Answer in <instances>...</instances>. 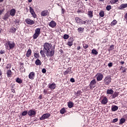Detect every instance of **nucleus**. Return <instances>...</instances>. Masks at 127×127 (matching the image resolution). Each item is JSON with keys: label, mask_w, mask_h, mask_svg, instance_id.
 <instances>
[{"label": "nucleus", "mask_w": 127, "mask_h": 127, "mask_svg": "<svg viewBox=\"0 0 127 127\" xmlns=\"http://www.w3.org/2000/svg\"><path fill=\"white\" fill-rule=\"evenodd\" d=\"M43 50H41L40 53L43 57H53L55 54V48L52 47L51 44L45 43L43 45ZM46 54V55H45Z\"/></svg>", "instance_id": "f257e3e1"}, {"label": "nucleus", "mask_w": 127, "mask_h": 127, "mask_svg": "<svg viewBox=\"0 0 127 127\" xmlns=\"http://www.w3.org/2000/svg\"><path fill=\"white\" fill-rule=\"evenodd\" d=\"M5 47L7 50H11V49H13L15 47V44L14 42L8 41L5 44Z\"/></svg>", "instance_id": "f03ea898"}, {"label": "nucleus", "mask_w": 127, "mask_h": 127, "mask_svg": "<svg viewBox=\"0 0 127 127\" xmlns=\"http://www.w3.org/2000/svg\"><path fill=\"white\" fill-rule=\"evenodd\" d=\"M41 29L40 28H36L35 30V33L33 35V39H37V37L40 35L41 33Z\"/></svg>", "instance_id": "7ed1b4c3"}, {"label": "nucleus", "mask_w": 127, "mask_h": 127, "mask_svg": "<svg viewBox=\"0 0 127 127\" xmlns=\"http://www.w3.org/2000/svg\"><path fill=\"white\" fill-rule=\"evenodd\" d=\"M103 81L104 85H110L112 82V77L110 76H106Z\"/></svg>", "instance_id": "20e7f679"}, {"label": "nucleus", "mask_w": 127, "mask_h": 127, "mask_svg": "<svg viewBox=\"0 0 127 127\" xmlns=\"http://www.w3.org/2000/svg\"><path fill=\"white\" fill-rule=\"evenodd\" d=\"M95 76L96 77L97 81H102L104 78V75L101 73H98Z\"/></svg>", "instance_id": "39448f33"}, {"label": "nucleus", "mask_w": 127, "mask_h": 127, "mask_svg": "<svg viewBox=\"0 0 127 127\" xmlns=\"http://www.w3.org/2000/svg\"><path fill=\"white\" fill-rule=\"evenodd\" d=\"M97 84L96 80L95 79H93L89 84L90 89H92L93 88H95L96 87L95 85Z\"/></svg>", "instance_id": "423d86ee"}, {"label": "nucleus", "mask_w": 127, "mask_h": 127, "mask_svg": "<svg viewBox=\"0 0 127 127\" xmlns=\"http://www.w3.org/2000/svg\"><path fill=\"white\" fill-rule=\"evenodd\" d=\"M28 115L29 116V117H34L36 115V111L33 110H30L28 111Z\"/></svg>", "instance_id": "0eeeda50"}, {"label": "nucleus", "mask_w": 127, "mask_h": 127, "mask_svg": "<svg viewBox=\"0 0 127 127\" xmlns=\"http://www.w3.org/2000/svg\"><path fill=\"white\" fill-rule=\"evenodd\" d=\"M50 116H51L50 114H48V113L45 114L41 118H40V120L41 121H43V120L48 119V118H49Z\"/></svg>", "instance_id": "6e6552de"}, {"label": "nucleus", "mask_w": 127, "mask_h": 127, "mask_svg": "<svg viewBox=\"0 0 127 127\" xmlns=\"http://www.w3.org/2000/svg\"><path fill=\"white\" fill-rule=\"evenodd\" d=\"M29 10L31 14L32 15V16L34 17V18H36V14L35 13V12L34 11V10L31 6L29 7Z\"/></svg>", "instance_id": "1a4fd4ad"}, {"label": "nucleus", "mask_w": 127, "mask_h": 127, "mask_svg": "<svg viewBox=\"0 0 127 127\" xmlns=\"http://www.w3.org/2000/svg\"><path fill=\"white\" fill-rule=\"evenodd\" d=\"M48 87L50 90H55V89H56V84L54 82L53 83H50L48 84Z\"/></svg>", "instance_id": "9d476101"}, {"label": "nucleus", "mask_w": 127, "mask_h": 127, "mask_svg": "<svg viewBox=\"0 0 127 127\" xmlns=\"http://www.w3.org/2000/svg\"><path fill=\"white\" fill-rule=\"evenodd\" d=\"M25 22L27 24H29L30 25H32V24H34V23H35L34 22V21H33V20L30 19V18L26 19H25Z\"/></svg>", "instance_id": "9b49d317"}, {"label": "nucleus", "mask_w": 127, "mask_h": 127, "mask_svg": "<svg viewBox=\"0 0 127 127\" xmlns=\"http://www.w3.org/2000/svg\"><path fill=\"white\" fill-rule=\"evenodd\" d=\"M41 16H47V15H49V11L48 10H45L41 12Z\"/></svg>", "instance_id": "f8f14e48"}, {"label": "nucleus", "mask_w": 127, "mask_h": 127, "mask_svg": "<svg viewBox=\"0 0 127 127\" xmlns=\"http://www.w3.org/2000/svg\"><path fill=\"white\" fill-rule=\"evenodd\" d=\"M57 23L55 22L54 20H52L49 23V25L50 26V27H52V28H54L55 27H56Z\"/></svg>", "instance_id": "ddd939ff"}, {"label": "nucleus", "mask_w": 127, "mask_h": 127, "mask_svg": "<svg viewBox=\"0 0 127 127\" xmlns=\"http://www.w3.org/2000/svg\"><path fill=\"white\" fill-rule=\"evenodd\" d=\"M72 67H68L67 69L64 72V75H67V74H72L73 71H71V70Z\"/></svg>", "instance_id": "4468645a"}, {"label": "nucleus", "mask_w": 127, "mask_h": 127, "mask_svg": "<svg viewBox=\"0 0 127 127\" xmlns=\"http://www.w3.org/2000/svg\"><path fill=\"white\" fill-rule=\"evenodd\" d=\"M15 13H16V10L14 8H12L10 10V15L11 16H14L15 15Z\"/></svg>", "instance_id": "2eb2a0df"}, {"label": "nucleus", "mask_w": 127, "mask_h": 127, "mask_svg": "<svg viewBox=\"0 0 127 127\" xmlns=\"http://www.w3.org/2000/svg\"><path fill=\"white\" fill-rule=\"evenodd\" d=\"M35 77V72H31L29 74V78L31 80H33L34 79V77Z\"/></svg>", "instance_id": "dca6fc26"}, {"label": "nucleus", "mask_w": 127, "mask_h": 127, "mask_svg": "<svg viewBox=\"0 0 127 127\" xmlns=\"http://www.w3.org/2000/svg\"><path fill=\"white\" fill-rule=\"evenodd\" d=\"M32 51L31 49H28L26 54V56L27 58H29L30 56H31Z\"/></svg>", "instance_id": "f3484780"}, {"label": "nucleus", "mask_w": 127, "mask_h": 127, "mask_svg": "<svg viewBox=\"0 0 127 127\" xmlns=\"http://www.w3.org/2000/svg\"><path fill=\"white\" fill-rule=\"evenodd\" d=\"M75 20L76 23H79V24H81L83 20H82L81 18H80L78 17H76L75 18Z\"/></svg>", "instance_id": "a211bd4d"}, {"label": "nucleus", "mask_w": 127, "mask_h": 127, "mask_svg": "<svg viewBox=\"0 0 127 127\" xmlns=\"http://www.w3.org/2000/svg\"><path fill=\"white\" fill-rule=\"evenodd\" d=\"M127 7V3L122 4L119 7V9L123 10Z\"/></svg>", "instance_id": "6ab92c4d"}, {"label": "nucleus", "mask_w": 127, "mask_h": 127, "mask_svg": "<svg viewBox=\"0 0 127 127\" xmlns=\"http://www.w3.org/2000/svg\"><path fill=\"white\" fill-rule=\"evenodd\" d=\"M112 112H116L119 110V107L116 105H113L111 108Z\"/></svg>", "instance_id": "aec40b11"}, {"label": "nucleus", "mask_w": 127, "mask_h": 127, "mask_svg": "<svg viewBox=\"0 0 127 127\" xmlns=\"http://www.w3.org/2000/svg\"><path fill=\"white\" fill-rule=\"evenodd\" d=\"M9 17V14H8V12H6L5 15L2 16V19H4V20H6V19H8V18Z\"/></svg>", "instance_id": "412c9836"}, {"label": "nucleus", "mask_w": 127, "mask_h": 127, "mask_svg": "<svg viewBox=\"0 0 127 127\" xmlns=\"http://www.w3.org/2000/svg\"><path fill=\"white\" fill-rule=\"evenodd\" d=\"M108 103V98L105 97L101 101V104L103 105H106Z\"/></svg>", "instance_id": "4be33fe9"}, {"label": "nucleus", "mask_w": 127, "mask_h": 127, "mask_svg": "<svg viewBox=\"0 0 127 127\" xmlns=\"http://www.w3.org/2000/svg\"><path fill=\"white\" fill-rule=\"evenodd\" d=\"M36 65H37V66H40V65H41L42 64V63L41 62V61H40V60L39 59H37L35 62Z\"/></svg>", "instance_id": "5701e85b"}, {"label": "nucleus", "mask_w": 127, "mask_h": 127, "mask_svg": "<svg viewBox=\"0 0 127 127\" xmlns=\"http://www.w3.org/2000/svg\"><path fill=\"white\" fill-rule=\"evenodd\" d=\"M6 74L8 78H9L11 77V75H12V71H11V70L9 69L7 71Z\"/></svg>", "instance_id": "b1692460"}, {"label": "nucleus", "mask_w": 127, "mask_h": 127, "mask_svg": "<svg viewBox=\"0 0 127 127\" xmlns=\"http://www.w3.org/2000/svg\"><path fill=\"white\" fill-rule=\"evenodd\" d=\"M20 71L22 73L25 72V68H24V67L23 66V64H21V65L20 67Z\"/></svg>", "instance_id": "393cba45"}, {"label": "nucleus", "mask_w": 127, "mask_h": 127, "mask_svg": "<svg viewBox=\"0 0 127 127\" xmlns=\"http://www.w3.org/2000/svg\"><path fill=\"white\" fill-rule=\"evenodd\" d=\"M107 94L108 95H113L114 94V90L113 89H107Z\"/></svg>", "instance_id": "a878e982"}, {"label": "nucleus", "mask_w": 127, "mask_h": 127, "mask_svg": "<svg viewBox=\"0 0 127 127\" xmlns=\"http://www.w3.org/2000/svg\"><path fill=\"white\" fill-rule=\"evenodd\" d=\"M10 31L11 33H15V31H16V28H15L14 27H12L10 29Z\"/></svg>", "instance_id": "bb28decb"}, {"label": "nucleus", "mask_w": 127, "mask_h": 127, "mask_svg": "<svg viewBox=\"0 0 127 127\" xmlns=\"http://www.w3.org/2000/svg\"><path fill=\"white\" fill-rule=\"evenodd\" d=\"M77 31L78 33H83L84 32V28L79 27L77 29Z\"/></svg>", "instance_id": "cd10ccee"}, {"label": "nucleus", "mask_w": 127, "mask_h": 127, "mask_svg": "<svg viewBox=\"0 0 127 127\" xmlns=\"http://www.w3.org/2000/svg\"><path fill=\"white\" fill-rule=\"evenodd\" d=\"M73 38L71 39V40L69 41L68 42H67V45H68V46H69L70 47H71V46H72V45H73Z\"/></svg>", "instance_id": "c85d7f7f"}, {"label": "nucleus", "mask_w": 127, "mask_h": 127, "mask_svg": "<svg viewBox=\"0 0 127 127\" xmlns=\"http://www.w3.org/2000/svg\"><path fill=\"white\" fill-rule=\"evenodd\" d=\"M87 14H88V16H89V17H91V18H92V17H93V11H88Z\"/></svg>", "instance_id": "c756f323"}, {"label": "nucleus", "mask_w": 127, "mask_h": 127, "mask_svg": "<svg viewBox=\"0 0 127 127\" xmlns=\"http://www.w3.org/2000/svg\"><path fill=\"white\" fill-rule=\"evenodd\" d=\"M74 106V103L73 102L70 101L68 103V107L69 108H73V106Z\"/></svg>", "instance_id": "7c9ffc66"}, {"label": "nucleus", "mask_w": 127, "mask_h": 127, "mask_svg": "<svg viewBox=\"0 0 127 127\" xmlns=\"http://www.w3.org/2000/svg\"><path fill=\"white\" fill-rule=\"evenodd\" d=\"M118 23V21L116 20V19H114L111 23L110 25L111 26H113L114 25H116Z\"/></svg>", "instance_id": "2f4dec72"}, {"label": "nucleus", "mask_w": 127, "mask_h": 127, "mask_svg": "<svg viewBox=\"0 0 127 127\" xmlns=\"http://www.w3.org/2000/svg\"><path fill=\"white\" fill-rule=\"evenodd\" d=\"M91 53L92 54H94V55H98L99 53L95 49H93L91 51Z\"/></svg>", "instance_id": "473e14b6"}, {"label": "nucleus", "mask_w": 127, "mask_h": 127, "mask_svg": "<svg viewBox=\"0 0 127 127\" xmlns=\"http://www.w3.org/2000/svg\"><path fill=\"white\" fill-rule=\"evenodd\" d=\"M124 123H126V119L122 118L120 121V125H123Z\"/></svg>", "instance_id": "72a5a7b5"}, {"label": "nucleus", "mask_w": 127, "mask_h": 127, "mask_svg": "<svg viewBox=\"0 0 127 127\" xmlns=\"http://www.w3.org/2000/svg\"><path fill=\"white\" fill-rule=\"evenodd\" d=\"M34 56L36 59H38L39 57H40V56L38 53H34Z\"/></svg>", "instance_id": "f704fd0d"}, {"label": "nucleus", "mask_w": 127, "mask_h": 127, "mask_svg": "<svg viewBox=\"0 0 127 127\" xmlns=\"http://www.w3.org/2000/svg\"><path fill=\"white\" fill-rule=\"evenodd\" d=\"M118 96H119V92H115L112 95V98L113 99H115Z\"/></svg>", "instance_id": "c9c22d12"}, {"label": "nucleus", "mask_w": 127, "mask_h": 127, "mask_svg": "<svg viewBox=\"0 0 127 127\" xmlns=\"http://www.w3.org/2000/svg\"><path fill=\"white\" fill-rule=\"evenodd\" d=\"M99 15L101 17H104L105 16V12L104 11H101L99 12Z\"/></svg>", "instance_id": "e433bc0d"}, {"label": "nucleus", "mask_w": 127, "mask_h": 127, "mask_svg": "<svg viewBox=\"0 0 127 127\" xmlns=\"http://www.w3.org/2000/svg\"><path fill=\"white\" fill-rule=\"evenodd\" d=\"M16 82L17 83H18V84H21V83H22V80L19 78H17Z\"/></svg>", "instance_id": "4c0bfd02"}, {"label": "nucleus", "mask_w": 127, "mask_h": 127, "mask_svg": "<svg viewBox=\"0 0 127 127\" xmlns=\"http://www.w3.org/2000/svg\"><path fill=\"white\" fill-rule=\"evenodd\" d=\"M119 1V0H111L110 1V3L112 4H115L116 2H118Z\"/></svg>", "instance_id": "58836bf2"}, {"label": "nucleus", "mask_w": 127, "mask_h": 127, "mask_svg": "<svg viewBox=\"0 0 127 127\" xmlns=\"http://www.w3.org/2000/svg\"><path fill=\"white\" fill-rule=\"evenodd\" d=\"M27 114H28V112H27V111H25L21 113V116H26Z\"/></svg>", "instance_id": "ea45409f"}, {"label": "nucleus", "mask_w": 127, "mask_h": 127, "mask_svg": "<svg viewBox=\"0 0 127 127\" xmlns=\"http://www.w3.org/2000/svg\"><path fill=\"white\" fill-rule=\"evenodd\" d=\"M89 23V21L86 20L85 21H83L82 20V22H81V24H88Z\"/></svg>", "instance_id": "a19ab883"}, {"label": "nucleus", "mask_w": 127, "mask_h": 127, "mask_svg": "<svg viewBox=\"0 0 127 127\" xmlns=\"http://www.w3.org/2000/svg\"><path fill=\"white\" fill-rule=\"evenodd\" d=\"M80 94H81V91H80V90H78V91H77V92L74 93V95H75L76 96H80Z\"/></svg>", "instance_id": "79ce46f5"}, {"label": "nucleus", "mask_w": 127, "mask_h": 127, "mask_svg": "<svg viewBox=\"0 0 127 127\" xmlns=\"http://www.w3.org/2000/svg\"><path fill=\"white\" fill-rule=\"evenodd\" d=\"M83 48H84V49H87V48H88V47H89V45H88L87 44H83Z\"/></svg>", "instance_id": "37998d69"}, {"label": "nucleus", "mask_w": 127, "mask_h": 127, "mask_svg": "<svg viewBox=\"0 0 127 127\" xmlns=\"http://www.w3.org/2000/svg\"><path fill=\"white\" fill-rule=\"evenodd\" d=\"M106 9L107 10L110 11L111 9H112V6L109 5L106 6Z\"/></svg>", "instance_id": "c03bdc74"}, {"label": "nucleus", "mask_w": 127, "mask_h": 127, "mask_svg": "<svg viewBox=\"0 0 127 127\" xmlns=\"http://www.w3.org/2000/svg\"><path fill=\"white\" fill-rule=\"evenodd\" d=\"M64 39H68L69 38V35L64 34L63 37Z\"/></svg>", "instance_id": "a18cd8bd"}, {"label": "nucleus", "mask_w": 127, "mask_h": 127, "mask_svg": "<svg viewBox=\"0 0 127 127\" xmlns=\"http://www.w3.org/2000/svg\"><path fill=\"white\" fill-rule=\"evenodd\" d=\"M60 113L61 114H65V109L63 108L60 110Z\"/></svg>", "instance_id": "49530a36"}, {"label": "nucleus", "mask_w": 127, "mask_h": 127, "mask_svg": "<svg viewBox=\"0 0 127 127\" xmlns=\"http://www.w3.org/2000/svg\"><path fill=\"white\" fill-rule=\"evenodd\" d=\"M6 68V69H9V68H11V64H7Z\"/></svg>", "instance_id": "de8ad7c7"}, {"label": "nucleus", "mask_w": 127, "mask_h": 127, "mask_svg": "<svg viewBox=\"0 0 127 127\" xmlns=\"http://www.w3.org/2000/svg\"><path fill=\"white\" fill-rule=\"evenodd\" d=\"M114 49H115V46L114 45H112L110 47V50L112 51L114 50Z\"/></svg>", "instance_id": "09e8293b"}, {"label": "nucleus", "mask_w": 127, "mask_h": 127, "mask_svg": "<svg viewBox=\"0 0 127 127\" xmlns=\"http://www.w3.org/2000/svg\"><path fill=\"white\" fill-rule=\"evenodd\" d=\"M108 67H113V63H109L108 64Z\"/></svg>", "instance_id": "8fccbe9b"}, {"label": "nucleus", "mask_w": 127, "mask_h": 127, "mask_svg": "<svg viewBox=\"0 0 127 127\" xmlns=\"http://www.w3.org/2000/svg\"><path fill=\"white\" fill-rule=\"evenodd\" d=\"M15 24H18L19 23V20L16 19L14 21Z\"/></svg>", "instance_id": "3c124183"}, {"label": "nucleus", "mask_w": 127, "mask_h": 127, "mask_svg": "<svg viewBox=\"0 0 127 127\" xmlns=\"http://www.w3.org/2000/svg\"><path fill=\"white\" fill-rule=\"evenodd\" d=\"M122 70L123 71V72L125 73V72H127V69L125 67H123V68H122Z\"/></svg>", "instance_id": "603ef678"}, {"label": "nucleus", "mask_w": 127, "mask_h": 127, "mask_svg": "<svg viewBox=\"0 0 127 127\" xmlns=\"http://www.w3.org/2000/svg\"><path fill=\"white\" fill-rule=\"evenodd\" d=\"M118 121H119V119L118 118L114 119L113 120V123H117Z\"/></svg>", "instance_id": "864d4df0"}, {"label": "nucleus", "mask_w": 127, "mask_h": 127, "mask_svg": "<svg viewBox=\"0 0 127 127\" xmlns=\"http://www.w3.org/2000/svg\"><path fill=\"white\" fill-rule=\"evenodd\" d=\"M42 73H43V74H45V73H46V69L43 68L42 70Z\"/></svg>", "instance_id": "5fc2aeb1"}, {"label": "nucleus", "mask_w": 127, "mask_h": 127, "mask_svg": "<svg viewBox=\"0 0 127 127\" xmlns=\"http://www.w3.org/2000/svg\"><path fill=\"white\" fill-rule=\"evenodd\" d=\"M3 10H4V9L1 8L0 7V14H2V12H3Z\"/></svg>", "instance_id": "6e6d98bb"}, {"label": "nucleus", "mask_w": 127, "mask_h": 127, "mask_svg": "<svg viewBox=\"0 0 127 127\" xmlns=\"http://www.w3.org/2000/svg\"><path fill=\"white\" fill-rule=\"evenodd\" d=\"M70 82L72 83H74L75 82V79L73 78H71L70 80Z\"/></svg>", "instance_id": "4d7b16f0"}, {"label": "nucleus", "mask_w": 127, "mask_h": 127, "mask_svg": "<svg viewBox=\"0 0 127 127\" xmlns=\"http://www.w3.org/2000/svg\"><path fill=\"white\" fill-rule=\"evenodd\" d=\"M2 72H1V70L0 69V78L1 79L2 78Z\"/></svg>", "instance_id": "13d9d810"}, {"label": "nucleus", "mask_w": 127, "mask_h": 127, "mask_svg": "<svg viewBox=\"0 0 127 127\" xmlns=\"http://www.w3.org/2000/svg\"><path fill=\"white\" fill-rule=\"evenodd\" d=\"M4 53H5V51L3 50H1L0 52V54H4Z\"/></svg>", "instance_id": "bf43d9fd"}, {"label": "nucleus", "mask_w": 127, "mask_h": 127, "mask_svg": "<svg viewBox=\"0 0 127 127\" xmlns=\"http://www.w3.org/2000/svg\"><path fill=\"white\" fill-rule=\"evenodd\" d=\"M15 85L14 84H11L10 85V87L11 88V89H13V87H14Z\"/></svg>", "instance_id": "052dcab7"}, {"label": "nucleus", "mask_w": 127, "mask_h": 127, "mask_svg": "<svg viewBox=\"0 0 127 127\" xmlns=\"http://www.w3.org/2000/svg\"><path fill=\"white\" fill-rule=\"evenodd\" d=\"M11 91L12 93H15V90H14L13 88H11Z\"/></svg>", "instance_id": "680f3d73"}, {"label": "nucleus", "mask_w": 127, "mask_h": 127, "mask_svg": "<svg viewBox=\"0 0 127 127\" xmlns=\"http://www.w3.org/2000/svg\"><path fill=\"white\" fill-rule=\"evenodd\" d=\"M124 17L126 20H127V13H126V14L124 16Z\"/></svg>", "instance_id": "e2e57ef3"}, {"label": "nucleus", "mask_w": 127, "mask_h": 127, "mask_svg": "<svg viewBox=\"0 0 127 127\" xmlns=\"http://www.w3.org/2000/svg\"><path fill=\"white\" fill-rule=\"evenodd\" d=\"M43 93H44V95H46L47 94V91H46L45 89L44 90Z\"/></svg>", "instance_id": "0e129e2a"}, {"label": "nucleus", "mask_w": 127, "mask_h": 127, "mask_svg": "<svg viewBox=\"0 0 127 127\" xmlns=\"http://www.w3.org/2000/svg\"><path fill=\"white\" fill-rule=\"evenodd\" d=\"M76 49L77 51L80 50V49H81V47L80 46H78Z\"/></svg>", "instance_id": "69168bd1"}, {"label": "nucleus", "mask_w": 127, "mask_h": 127, "mask_svg": "<svg viewBox=\"0 0 127 127\" xmlns=\"http://www.w3.org/2000/svg\"><path fill=\"white\" fill-rule=\"evenodd\" d=\"M123 117L124 118V119H127V114L124 115Z\"/></svg>", "instance_id": "338daca9"}, {"label": "nucleus", "mask_w": 127, "mask_h": 127, "mask_svg": "<svg viewBox=\"0 0 127 127\" xmlns=\"http://www.w3.org/2000/svg\"><path fill=\"white\" fill-rule=\"evenodd\" d=\"M39 98L40 100H42V95H39Z\"/></svg>", "instance_id": "774afa93"}]
</instances>
